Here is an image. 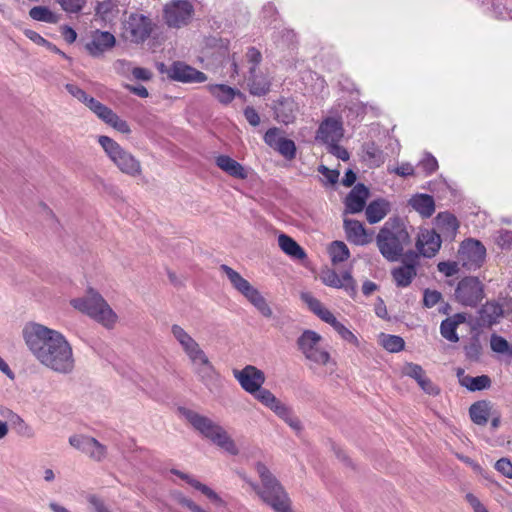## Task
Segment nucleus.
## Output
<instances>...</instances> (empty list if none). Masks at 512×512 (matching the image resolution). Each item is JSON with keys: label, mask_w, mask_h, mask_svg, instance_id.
<instances>
[{"label": "nucleus", "mask_w": 512, "mask_h": 512, "mask_svg": "<svg viewBox=\"0 0 512 512\" xmlns=\"http://www.w3.org/2000/svg\"><path fill=\"white\" fill-rule=\"evenodd\" d=\"M23 338L31 353L43 366L64 375L74 371L72 346L59 331L38 323H30L23 329Z\"/></svg>", "instance_id": "nucleus-1"}, {"label": "nucleus", "mask_w": 512, "mask_h": 512, "mask_svg": "<svg viewBox=\"0 0 512 512\" xmlns=\"http://www.w3.org/2000/svg\"><path fill=\"white\" fill-rule=\"evenodd\" d=\"M179 412L203 437L228 454L238 455L239 449L235 441L220 424L188 408L181 407Z\"/></svg>", "instance_id": "nucleus-2"}, {"label": "nucleus", "mask_w": 512, "mask_h": 512, "mask_svg": "<svg viewBox=\"0 0 512 512\" xmlns=\"http://www.w3.org/2000/svg\"><path fill=\"white\" fill-rule=\"evenodd\" d=\"M410 241L407 227L400 218H389L376 237L380 253L389 261L398 260Z\"/></svg>", "instance_id": "nucleus-3"}, {"label": "nucleus", "mask_w": 512, "mask_h": 512, "mask_svg": "<svg viewBox=\"0 0 512 512\" xmlns=\"http://www.w3.org/2000/svg\"><path fill=\"white\" fill-rule=\"evenodd\" d=\"M255 469L262 483V490L259 491L261 500L275 512H292L288 494L266 465L257 462Z\"/></svg>", "instance_id": "nucleus-4"}, {"label": "nucleus", "mask_w": 512, "mask_h": 512, "mask_svg": "<svg viewBox=\"0 0 512 512\" xmlns=\"http://www.w3.org/2000/svg\"><path fill=\"white\" fill-rule=\"evenodd\" d=\"M71 305L108 329L113 328L118 320L106 300L92 288L85 296L71 300Z\"/></svg>", "instance_id": "nucleus-5"}, {"label": "nucleus", "mask_w": 512, "mask_h": 512, "mask_svg": "<svg viewBox=\"0 0 512 512\" xmlns=\"http://www.w3.org/2000/svg\"><path fill=\"white\" fill-rule=\"evenodd\" d=\"M98 142L104 149L110 160L118 169L131 177H137L142 173L141 163L131 153L124 150L116 141L108 136H99Z\"/></svg>", "instance_id": "nucleus-6"}, {"label": "nucleus", "mask_w": 512, "mask_h": 512, "mask_svg": "<svg viewBox=\"0 0 512 512\" xmlns=\"http://www.w3.org/2000/svg\"><path fill=\"white\" fill-rule=\"evenodd\" d=\"M220 269L225 273L233 288L241 293L264 317H272V309L258 289L253 287L237 271L228 265L223 264Z\"/></svg>", "instance_id": "nucleus-7"}, {"label": "nucleus", "mask_w": 512, "mask_h": 512, "mask_svg": "<svg viewBox=\"0 0 512 512\" xmlns=\"http://www.w3.org/2000/svg\"><path fill=\"white\" fill-rule=\"evenodd\" d=\"M298 349L310 363L309 367L326 366L331 360L330 353L322 346V337L317 332L305 330L297 339Z\"/></svg>", "instance_id": "nucleus-8"}, {"label": "nucleus", "mask_w": 512, "mask_h": 512, "mask_svg": "<svg viewBox=\"0 0 512 512\" xmlns=\"http://www.w3.org/2000/svg\"><path fill=\"white\" fill-rule=\"evenodd\" d=\"M155 23L141 13H131L123 24V36L134 44L144 43L152 34Z\"/></svg>", "instance_id": "nucleus-9"}, {"label": "nucleus", "mask_w": 512, "mask_h": 512, "mask_svg": "<svg viewBox=\"0 0 512 512\" xmlns=\"http://www.w3.org/2000/svg\"><path fill=\"white\" fill-rule=\"evenodd\" d=\"M485 257V246L479 240L472 238L461 243L457 256L459 263L470 271L480 268L485 261Z\"/></svg>", "instance_id": "nucleus-10"}, {"label": "nucleus", "mask_w": 512, "mask_h": 512, "mask_svg": "<svg viewBox=\"0 0 512 512\" xmlns=\"http://www.w3.org/2000/svg\"><path fill=\"white\" fill-rule=\"evenodd\" d=\"M194 14V7L188 0H173L163 9L165 23L172 28L186 26Z\"/></svg>", "instance_id": "nucleus-11"}, {"label": "nucleus", "mask_w": 512, "mask_h": 512, "mask_svg": "<svg viewBox=\"0 0 512 512\" xmlns=\"http://www.w3.org/2000/svg\"><path fill=\"white\" fill-rule=\"evenodd\" d=\"M158 70L160 73H166L171 80L182 83H203L208 79L205 73L182 61H175L168 68L161 63Z\"/></svg>", "instance_id": "nucleus-12"}, {"label": "nucleus", "mask_w": 512, "mask_h": 512, "mask_svg": "<svg viewBox=\"0 0 512 512\" xmlns=\"http://www.w3.org/2000/svg\"><path fill=\"white\" fill-rule=\"evenodd\" d=\"M455 297L464 306L476 307L484 298V286L477 277H465L459 281Z\"/></svg>", "instance_id": "nucleus-13"}, {"label": "nucleus", "mask_w": 512, "mask_h": 512, "mask_svg": "<svg viewBox=\"0 0 512 512\" xmlns=\"http://www.w3.org/2000/svg\"><path fill=\"white\" fill-rule=\"evenodd\" d=\"M69 443L72 447L86 454L96 462H101L106 458V446L93 437L86 435H73L69 438Z\"/></svg>", "instance_id": "nucleus-14"}, {"label": "nucleus", "mask_w": 512, "mask_h": 512, "mask_svg": "<svg viewBox=\"0 0 512 512\" xmlns=\"http://www.w3.org/2000/svg\"><path fill=\"white\" fill-rule=\"evenodd\" d=\"M233 376L242 389L251 395L257 393L266 380L264 372L253 365H247L241 370L234 369Z\"/></svg>", "instance_id": "nucleus-15"}, {"label": "nucleus", "mask_w": 512, "mask_h": 512, "mask_svg": "<svg viewBox=\"0 0 512 512\" xmlns=\"http://www.w3.org/2000/svg\"><path fill=\"white\" fill-rule=\"evenodd\" d=\"M321 280L329 287L343 289L352 298L357 294L356 281L349 271H345L339 276L334 270L327 269L322 272Z\"/></svg>", "instance_id": "nucleus-16"}, {"label": "nucleus", "mask_w": 512, "mask_h": 512, "mask_svg": "<svg viewBox=\"0 0 512 512\" xmlns=\"http://www.w3.org/2000/svg\"><path fill=\"white\" fill-rule=\"evenodd\" d=\"M344 136L342 121L328 117L321 122L316 133V139L326 145L338 143Z\"/></svg>", "instance_id": "nucleus-17"}, {"label": "nucleus", "mask_w": 512, "mask_h": 512, "mask_svg": "<svg viewBox=\"0 0 512 512\" xmlns=\"http://www.w3.org/2000/svg\"><path fill=\"white\" fill-rule=\"evenodd\" d=\"M191 363L195 366V373L199 380L212 391L213 386L219 382L220 375L205 352L196 357Z\"/></svg>", "instance_id": "nucleus-18"}, {"label": "nucleus", "mask_w": 512, "mask_h": 512, "mask_svg": "<svg viewBox=\"0 0 512 512\" xmlns=\"http://www.w3.org/2000/svg\"><path fill=\"white\" fill-rule=\"evenodd\" d=\"M441 236L433 229H422L417 238L416 247L421 255L431 258L441 247Z\"/></svg>", "instance_id": "nucleus-19"}, {"label": "nucleus", "mask_w": 512, "mask_h": 512, "mask_svg": "<svg viewBox=\"0 0 512 512\" xmlns=\"http://www.w3.org/2000/svg\"><path fill=\"white\" fill-rule=\"evenodd\" d=\"M171 333L190 361H194L196 357L204 353L196 340L188 334L181 326L174 324L171 327Z\"/></svg>", "instance_id": "nucleus-20"}, {"label": "nucleus", "mask_w": 512, "mask_h": 512, "mask_svg": "<svg viewBox=\"0 0 512 512\" xmlns=\"http://www.w3.org/2000/svg\"><path fill=\"white\" fill-rule=\"evenodd\" d=\"M404 375L413 378L421 389L429 395H438L440 389L426 376L424 369L415 363H406L402 369Z\"/></svg>", "instance_id": "nucleus-21"}, {"label": "nucleus", "mask_w": 512, "mask_h": 512, "mask_svg": "<svg viewBox=\"0 0 512 512\" xmlns=\"http://www.w3.org/2000/svg\"><path fill=\"white\" fill-rule=\"evenodd\" d=\"M171 473L178 476L182 480H184L187 484L192 486L194 489L200 491L204 496H206L212 503L217 506H225V501L220 497L218 493H216L213 489H211L206 484L201 483L191 475L184 473L177 469H172Z\"/></svg>", "instance_id": "nucleus-22"}, {"label": "nucleus", "mask_w": 512, "mask_h": 512, "mask_svg": "<svg viewBox=\"0 0 512 512\" xmlns=\"http://www.w3.org/2000/svg\"><path fill=\"white\" fill-rule=\"evenodd\" d=\"M369 197V190L364 184H357L346 197L345 205L348 213L361 212Z\"/></svg>", "instance_id": "nucleus-23"}, {"label": "nucleus", "mask_w": 512, "mask_h": 512, "mask_svg": "<svg viewBox=\"0 0 512 512\" xmlns=\"http://www.w3.org/2000/svg\"><path fill=\"white\" fill-rule=\"evenodd\" d=\"M115 41V37L110 32L96 30L92 35V40L86 44V49L92 56H99L112 48Z\"/></svg>", "instance_id": "nucleus-24"}, {"label": "nucleus", "mask_w": 512, "mask_h": 512, "mask_svg": "<svg viewBox=\"0 0 512 512\" xmlns=\"http://www.w3.org/2000/svg\"><path fill=\"white\" fill-rule=\"evenodd\" d=\"M457 378L459 384L462 387H465L469 391H481L486 390L491 387V379L488 375H480L476 377H472L470 375L465 374L464 370L459 368L457 370Z\"/></svg>", "instance_id": "nucleus-25"}, {"label": "nucleus", "mask_w": 512, "mask_h": 512, "mask_svg": "<svg viewBox=\"0 0 512 512\" xmlns=\"http://www.w3.org/2000/svg\"><path fill=\"white\" fill-rule=\"evenodd\" d=\"M466 313H456L444 319L440 325V333L446 340L456 343L459 341L457 327L466 321Z\"/></svg>", "instance_id": "nucleus-26"}, {"label": "nucleus", "mask_w": 512, "mask_h": 512, "mask_svg": "<svg viewBox=\"0 0 512 512\" xmlns=\"http://www.w3.org/2000/svg\"><path fill=\"white\" fill-rule=\"evenodd\" d=\"M216 165L229 176L236 179H246L248 173L246 169L236 160L227 155H219L215 159Z\"/></svg>", "instance_id": "nucleus-27"}, {"label": "nucleus", "mask_w": 512, "mask_h": 512, "mask_svg": "<svg viewBox=\"0 0 512 512\" xmlns=\"http://www.w3.org/2000/svg\"><path fill=\"white\" fill-rule=\"evenodd\" d=\"M437 229L444 235L453 239L458 231L459 222L457 218L449 212H441L435 218Z\"/></svg>", "instance_id": "nucleus-28"}, {"label": "nucleus", "mask_w": 512, "mask_h": 512, "mask_svg": "<svg viewBox=\"0 0 512 512\" xmlns=\"http://www.w3.org/2000/svg\"><path fill=\"white\" fill-rule=\"evenodd\" d=\"M344 229L347 239L350 242L356 245H364L369 242L366 230L361 222L353 219H345Z\"/></svg>", "instance_id": "nucleus-29"}, {"label": "nucleus", "mask_w": 512, "mask_h": 512, "mask_svg": "<svg viewBox=\"0 0 512 512\" xmlns=\"http://www.w3.org/2000/svg\"><path fill=\"white\" fill-rule=\"evenodd\" d=\"M207 91L221 104H230L236 96H241V92L225 84H209Z\"/></svg>", "instance_id": "nucleus-30"}, {"label": "nucleus", "mask_w": 512, "mask_h": 512, "mask_svg": "<svg viewBox=\"0 0 512 512\" xmlns=\"http://www.w3.org/2000/svg\"><path fill=\"white\" fill-rule=\"evenodd\" d=\"M409 205L422 217L429 218L435 212L434 198L428 194H416L409 200Z\"/></svg>", "instance_id": "nucleus-31"}, {"label": "nucleus", "mask_w": 512, "mask_h": 512, "mask_svg": "<svg viewBox=\"0 0 512 512\" xmlns=\"http://www.w3.org/2000/svg\"><path fill=\"white\" fill-rule=\"evenodd\" d=\"M278 245L286 255L293 259L304 260L307 257L304 249L293 238L286 234H280L278 236Z\"/></svg>", "instance_id": "nucleus-32"}, {"label": "nucleus", "mask_w": 512, "mask_h": 512, "mask_svg": "<svg viewBox=\"0 0 512 512\" xmlns=\"http://www.w3.org/2000/svg\"><path fill=\"white\" fill-rule=\"evenodd\" d=\"M248 86L252 95L262 96L270 91L271 83L265 76L257 74V70L249 68Z\"/></svg>", "instance_id": "nucleus-33"}, {"label": "nucleus", "mask_w": 512, "mask_h": 512, "mask_svg": "<svg viewBox=\"0 0 512 512\" xmlns=\"http://www.w3.org/2000/svg\"><path fill=\"white\" fill-rule=\"evenodd\" d=\"M390 211L389 203L384 199H377L369 203L366 207L365 214L370 224L381 221Z\"/></svg>", "instance_id": "nucleus-34"}, {"label": "nucleus", "mask_w": 512, "mask_h": 512, "mask_svg": "<svg viewBox=\"0 0 512 512\" xmlns=\"http://www.w3.org/2000/svg\"><path fill=\"white\" fill-rule=\"evenodd\" d=\"M297 112V104L290 99L280 101L275 109L276 119L286 125L295 120Z\"/></svg>", "instance_id": "nucleus-35"}, {"label": "nucleus", "mask_w": 512, "mask_h": 512, "mask_svg": "<svg viewBox=\"0 0 512 512\" xmlns=\"http://www.w3.org/2000/svg\"><path fill=\"white\" fill-rule=\"evenodd\" d=\"M393 280L398 287H407L416 277L417 271L413 264H405L394 268L391 272Z\"/></svg>", "instance_id": "nucleus-36"}, {"label": "nucleus", "mask_w": 512, "mask_h": 512, "mask_svg": "<svg viewBox=\"0 0 512 512\" xmlns=\"http://www.w3.org/2000/svg\"><path fill=\"white\" fill-rule=\"evenodd\" d=\"M491 405L487 401H478L469 408V415L473 423L479 426H485L490 415Z\"/></svg>", "instance_id": "nucleus-37"}, {"label": "nucleus", "mask_w": 512, "mask_h": 512, "mask_svg": "<svg viewBox=\"0 0 512 512\" xmlns=\"http://www.w3.org/2000/svg\"><path fill=\"white\" fill-rule=\"evenodd\" d=\"M480 319L489 326L497 323L503 314L502 306L496 302H487L479 311Z\"/></svg>", "instance_id": "nucleus-38"}, {"label": "nucleus", "mask_w": 512, "mask_h": 512, "mask_svg": "<svg viewBox=\"0 0 512 512\" xmlns=\"http://www.w3.org/2000/svg\"><path fill=\"white\" fill-rule=\"evenodd\" d=\"M171 499L181 508L187 510L188 512H211L209 509L201 506L197 502H195L192 498L186 496L181 491L175 490L172 491Z\"/></svg>", "instance_id": "nucleus-39"}, {"label": "nucleus", "mask_w": 512, "mask_h": 512, "mask_svg": "<svg viewBox=\"0 0 512 512\" xmlns=\"http://www.w3.org/2000/svg\"><path fill=\"white\" fill-rule=\"evenodd\" d=\"M252 395L275 414L284 405L270 390L263 387H260L257 393H253Z\"/></svg>", "instance_id": "nucleus-40"}, {"label": "nucleus", "mask_w": 512, "mask_h": 512, "mask_svg": "<svg viewBox=\"0 0 512 512\" xmlns=\"http://www.w3.org/2000/svg\"><path fill=\"white\" fill-rule=\"evenodd\" d=\"M329 253L334 264L344 262L350 256L347 245L342 241L332 242L329 248Z\"/></svg>", "instance_id": "nucleus-41"}, {"label": "nucleus", "mask_w": 512, "mask_h": 512, "mask_svg": "<svg viewBox=\"0 0 512 512\" xmlns=\"http://www.w3.org/2000/svg\"><path fill=\"white\" fill-rule=\"evenodd\" d=\"M29 16L36 21H42L46 23H57L58 17L45 6H35L30 9Z\"/></svg>", "instance_id": "nucleus-42"}, {"label": "nucleus", "mask_w": 512, "mask_h": 512, "mask_svg": "<svg viewBox=\"0 0 512 512\" xmlns=\"http://www.w3.org/2000/svg\"><path fill=\"white\" fill-rule=\"evenodd\" d=\"M126 2L127 0H104L97 4L96 14L106 20L113 14L118 5H124Z\"/></svg>", "instance_id": "nucleus-43"}, {"label": "nucleus", "mask_w": 512, "mask_h": 512, "mask_svg": "<svg viewBox=\"0 0 512 512\" xmlns=\"http://www.w3.org/2000/svg\"><path fill=\"white\" fill-rule=\"evenodd\" d=\"M276 415L284 420L296 432H300L302 430V423L300 419L295 416L292 410L285 404L277 411Z\"/></svg>", "instance_id": "nucleus-44"}, {"label": "nucleus", "mask_w": 512, "mask_h": 512, "mask_svg": "<svg viewBox=\"0 0 512 512\" xmlns=\"http://www.w3.org/2000/svg\"><path fill=\"white\" fill-rule=\"evenodd\" d=\"M482 345L478 336H473L464 347L465 356L469 361L478 362L482 355Z\"/></svg>", "instance_id": "nucleus-45"}, {"label": "nucleus", "mask_w": 512, "mask_h": 512, "mask_svg": "<svg viewBox=\"0 0 512 512\" xmlns=\"http://www.w3.org/2000/svg\"><path fill=\"white\" fill-rule=\"evenodd\" d=\"M363 157L373 166H380L383 163L382 151L374 143L366 144Z\"/></svg>", "instance_id": "nucleus-46"}, {"label": "nucleus", "mask_w": 512, "mask_h": 512, "mask_svg": "<svg viewBox=\"0 0 512 512\" xmlns=\"http://www.w3.org/2000/svg\"><path fill=\"white\" fill-rule=\"evenodd\" d=\"M381 344L387 351L396 353L403 350L405 342L400 336L382 335Z\"/></svg>", "instance_id": "nucleus-47"}, {"label": "nucleus", "mask_w": 512, "mask_h": 512, "mask_svg": "<svg viewBox=\"0 0 512 512\" xmlns=\"http://www.w3.org/2000/svg\"><path fill=\"white\" fill-rule=\"evenodd\" d=\"M17 433L23 437L32 438L35 435L33 428L28 425L18 414L12 415L10 420Z\"/></svg>", "instance_id": "nucleus-48"}, {"label": "nucleus", "mask_w": 512, "mask_h": 512, "mask_svg": "<svg viewBox=\"0 0 512 512\" xmlns=\"http://www.w3.org/2000/svg\"><path fill=\"white\" fill-rule=\"evenodd\" d=\"M276 150L287 159H293L296 155V146L294 141L284 137L280 141Z\"/></svg>", "instance_id": "nucleus-49"}, {"label": "nucleus", "mask_w": 512, "mask_h": 512, "mask_svg": "<svg viewBox=\"0 0 512 512\" xmlns=\"http://www.w3.org/2000/svg\"><path fill=\"white\" fill-rule=\"evenodd\" d=\"M490 347H491L492 351L496 352V353L504 354V353L509 352L508 341L505 338H503L502 336H499L495 333H493L491 335Z\"/></svg>", "instance_id": "nucleus-50"}, {"label": "nucleus", "mask_w": 512, "mask_h": 512, "mask_svg": "<svg viewBox=\"0 0 512 512\" xmlns=\"http://www.w3.org/2000/svg\"><path fill=\"white\" fill-rule=\"evenodd\" d=\"M106 124L110 125L115 130L123 134H129L131 132L128 123L125 120L121 119L114 111L106 121Z\"/></svg>", "instance_id": "nucleus-51"}, {"label": "nucleus", "mask_w": 512, "mask_h": 512, "mask_svg": "<svg viewBox=\"0 0 512 512\" xmlns=\"http://www.w3.org/2000/svg\"><path fill=\"white\" fill-rule=\"evenodd\" d=\"M332 327L337 331V333L345 340L348 341L355 346L359 345V341L357 337L348 329L346 328L341 322L336 320V322L333 323Z\"/></svg>", "instance_id": "nucleus-52"}, {"label": "nucleus", "mask_w": 512, "mask_h": 512, "mask_svg": "<svg viewBox=\"0 0 512 512\" xmlns=\"http://www.w3.org/2000/svg\"><path fill=\"white\" fill-rule=\"evenodd\" d=\"M419 168L425 175H431L438 169V162L431 154H426L425 157L419 162Z\"/></svg>", "instance_id": "nucleus-53"}, {"label": "nucleus", "mask_w": 512, "mask_h": 512, "mask_svg": "<svg viewBox=\"0 0 512 512\" xmlns=\"http://www.w3.org/2000/svg\"><path fill=\"white\" fill-rule=\"evenodd\" d=\"M282 139L283 137L280 135V130L276 127L268 129L264 135L265 143L275 150Z\"/></svg>", "instance_id": "nucleus-54"}, {"label": "nucleus", "mask_w": 512, "mask_h": 512, "mask_svg": "<svg viewBox=\"0 0 512 512\" xmlns=\"http://www.w3.org/2000/svg\"><path fill=\"white\" fill-rule=\"evenodd\" d=\"M459 264V260L457 262L443 261L438 263L437 268L445 276L451 277L459 272Z\"/></svg>", "instance_id": "nucleus-55"}, {"label": "nucleus", "mask_w": 512, "mask_h": 512, "mask_svg": "<svg viewBox=\"0 0 512 512\" xmlns=\"http://www.w3.org/2000/svg\"><path fill=\"white\" fill-rule=\"evenodd\" d=\"M494 468L503 476L512 478V462L509 458H500L496 461Z\"/></svg>", "instance_id": "nucleus-56"}, {"label": "nucleus", "mask_w": 512, "mask_h": 512, "mask_svg": "<svg viewBox=\"0 0 512 512\" xmlns=\"http://www.w3.org/2000/svg\"><path fill=\"white\" fill-rule=\"evenodd\" d=\"M62 9L68 13H78L84 6L85 0H57Z\"/></svg>", "instance_id": "nucleus-57"}, {"label": "nucleus", "mask_w": 512, "mask_h": 512, "mask_svg": "<svg viewBox=\"0 0 512 512\" xmlns=\"http://www.w3.org/2000/svg\"><path fill=\"white\" fill-rule=\"evenodd\" d=\"M442 295L436 290L426 289L424 292L423 304L427 308L434 307L441 300Z\"/></svg>", "instance_id": "nucleus-58"}, {"label": "nucleus", "mask_w": 512, "mask_h": 512, "mask_svg": "<svg viewBox=\"0 0 512 512\" xmlns=\"http://www.w3.org/2000/svg\"><path fill=\"white\" fill-rule=\"evenodd\" d=\"M246 59L251 64L250 68H254L256 71L257 66L262 61L261 52L255 47H250L246 52Z\"/></svg>", "instance_id": "nucleus-59"}, {"label": "nucleus", "mask_w": 512, "mask_h": 512, "mask_svg": "<svg viewBox=\"0 0 512 512\" xmlns=\"http://www.w3.org/2000/svg\"><path fill=\"white\" fill-rule=\"evenodd\" d=\"M301 299L308 305L309 309L314 314H317L324 307L322 303L310 293H303L301 295Z\"/></svg>", "instance_id": "nucleus-60"}, {"label": "nucleus", "mask_w": 512, "mask_h": 512, "mask_svg": "<svg viewBox=\"0 0 512 512\" xmlns=\"http://www.w3.org/2000/svg\"><path fill=\"white\" fill-rule=\"evenodd\" d=\"M65 88L74 98H76L83 104H85V102L89 98V95L77 85L68 83L65 85Z\"/></svg>", "instance_id": "nucleus-61"}, {"label": "nucleus", "mask_w": 512, "mask_h": 512, "mask_svg": "<svg viewBox=\"0 0 512 512\" xmlns=\"http://www.w3.org/2000/svg\"><path fill=\"white\" fill-rule=\"evenodd\" d=\"M87 501L92 507L93 512H110L105 502L96 495H89Z\"/></svg>", "instance_id": "nucleus-62"}, {"label": "nucleus", "mask_w": 512, "mask_h": 512, "mask_svg": "<svg viewBox=\"0 0 512 512\" xmlns=\"http://www.w3.org/2000/svg\"><path fill=\"white\" fill-rule=\"evenodd\" d=\"M465 500L471 506L474 512H488L486 507L481 503L476 495L473 493H467L465 495Z\"/></svg>", "instance_id": "nucleus-63"}, {"label": "nucleus", "mask_w": 512, "mask_h": 512, "mask_svg": "<svg viewBox=\"0 0 512 512\" xmlns=\"http://www.w3.org/2000/svg\"><path fill=\"white\" fill-rule=\"evenodd\" d=\"M497 244L502 248H511L512 247V231L510 230H501L497 237Z\"/></svg>", "instance_id": "nucleus-64"}]
</instances>
